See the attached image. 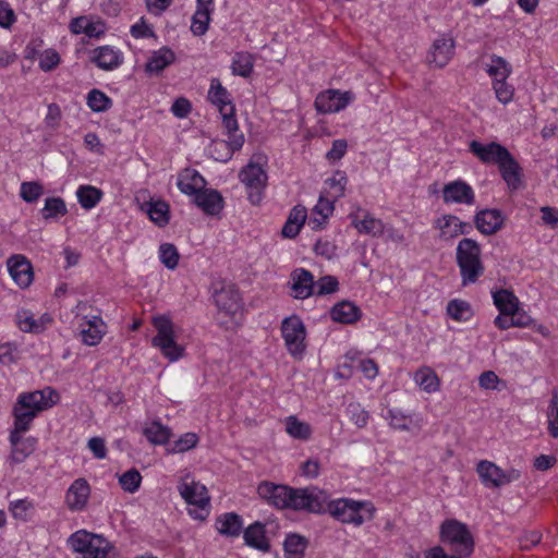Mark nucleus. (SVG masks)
<instances>
[{"label": "nucleus", "mask_w": 558, "mask_h": 558, "mask_svg": "<svg viewBox=\"0 0 558 558\" xmlns=\"http://www.w3.org/2000/svg\"><path fill=\"white\" fill-rule=\"evenodd\" d=\"M262 495L278 509L305 510L312 513L328 512L335 520L343 524L361 526L373 520L376 508L367 500L338 498L327 501L324 490H263Z\"/></svg>", "instance_id": "1"}, {"label": "nucleus", "mask_w": 558, "mask_h": 558, "mask_svg": "<svg viewBox=\"0 0 558 558\" xmlns=\"http://www.w3.org/2000/svg\"><path fill=\"white\" fill-rule=\"evenodd\" d=\"M440 541L449 544L457 555H447L442 547L435 546L425 553L424 558H464L474 550V538L466 524L456 520H445L440 525Z\"/></svg>", "instance_id": "2"}, {"label": "nucleus", "mask_w": 558, "mask_h": 558, "mask_svg": "<svg viewBox=\"0 0 558 558\" xmlns=\"http://www.w3.org/2000/svg\"><path fill=\"white\" fill-rule=\"evenodd\" d=\"M456 260L463 286L476 282L484 274V266L481 260V246L473 239L464 238L460 240L456 251Z\"/></svg>", "instance_id": "3"}, {"label": "nucleus", "mask_w": 558, "mask_h": 558, "mask_svg": "<svg viewBox=\"0 0 558 558\" xmlns=\"http://www.w3.org/2000/svg\"><path fill=\"white\" fill-rule=\"evenodd\" d=\"M153 325L157 335L153 338V345L158 348L165 357L173 362L182 357L184 348L174 340L173 324L166 315L154 316Z\"/></svg>", "instance_id": "4"}, {"label": "nucleus", "mask_w": 558, "mask_h": 558, "mask_svg": "<svg viewBox=\"0 0 558 558\" xmlns=\"http://www.w3.org/2000/svg\"><path fill=\"white\" fill-rule=\"evenodd\" d=\"M69 546L74 553L82 554L83 558H107L110 545L100 535L80 530L68 539Z\"/></svg>", "instance_id": "5"}, {"label": "nucleus", "mask_w": 558, "mask_h": 558, "mask_svg": "<svg viewBox=\"0 0 558 558\" xmlns=\"http://www.w3.org/2000/svg\"><path fill=\"white\" fill-rule=\"evenodd\" d=\"M234 112V107H229L227 110L220 111L222 125L228 134V141L215 142V150L219 147L226 150L223 155L216 156L217 161L227 162L231 159L233 153L241 149L244 144L243 133L238 132L239 125Z\"/></svg>", "instance_id": "6"}, {"label": "nucleus", "mask_w": 558, "mask_h": 558, "mask_svg": "<svg viewBox=\"0 0 558 558\" xmlns=\"http://www.w3.org/2000/svg\"><path fill=\"white\" fill-rule=\"evenodd\" d=\"M476 472L485 485L495 487L514 484L522 477L521 470L514 468L501 469L499 465L487 460L478 462Z\"/></svg>", "instance_id": "7"}, {"label": "nucleus", "mask_w": 558, "mask_h": 558, "mask_svg": "<svg viewBox=\"0 0 558 558\" xmlns=\"http://www.w3.org/2000/svg\"><path fill=\"white\" fill-rule=\"evenodd\" d=\"M211 298L218 311L228 316H234L241 308L238 289L226 280H216L211 283Z\"/></svg>", "instance_id": "8"}, {"label": "nucleus", "mask_w": 558, "mask_h": 558, "mask_svg": "<svg viewBox=\"0 0 558 558\" xmlns=\"http://www.w3.org/2000/svg\"><path fill=\"white\" fill-rule=\"evenodd\" d=\"M239 178L246 187L250 203L252 205H259L268 179L266 171L262 166L250 162L240 171Z\"/></svg>", "instance_id": "9"}, {"label": "nucleus", "mask_w": 558, "mask_h": 558, "mask_svg": "<svg viewBox=\"0 0 558 558\" xmlns=\"http://www.w3.org/2000/svg\"><path fill=\"white\" fill-rule=\"evenodd\" d=\"M281 332L288 351L293 355H302L305 350V326L295 315L284 318L281 324Z\"/></svg>", "instance_id": "10"}, {"label": "nucleus", "mask_w": 558, "mask_h": 558, "mask_svg": "<svg viewBox=\"0 0 558 558\" xmlns=\"http://www.w3.org/2000/svg\"><path fill=\"white\" fill-rule=\"evenodd\" d=\"M180 494L187 505L189 514L195 520L205 521L210 513L208 490H180Z\"/></svg>", "instance_id": "11"}, {"label": "nucleus", "mask_w": 558, "mask_h": 558, "mask_svg": "<svg viewBox=\"0 0 558 558\" xmlns=\"http://www.w3.org/2000/svg\"><path fill=\"white\" fill-rule=\"evenodd\" d=\"M352 98L350 92L340 93L339 90L329 89L316 97L315 108L323 114L339 112L350 104Z\"/></svg>", "instance_id": "12"}, {"label": "nucleus", "mask_w": 558, "mask_h": 558, "mask_svg": "<svg viewBox=\"0 0 558 558\" xmlns=\"http://www.w3.org/2000/svg\"><path fill=\"white\" fill-rule=\"evenodd\" d=\"M7 265L10 276L20 288L25 289L31 286L34 280L33 266L24 255H12Z\"/></svg>", "instance_id": "13"}, {"label": "nucleus", "mask_w": 558, "mask_h": 558, "mask_svg": "<svg viewBox=\"0 0 558 558\" xmlns=\"http://www.w3.org/2000/svg\"><path fill=\"white\" fill-rule=\"evenodd\" d=\"M469 150L477 157L483 163L497 165L508 156L509 150L497 142L483 144L478 141H472L469 144Z\"/></svg>", "instance_id": "14"}, {"label": "nucleus", "mask_w": 558, "mask_h": 558, "mask_svg": "<svg viewBox=\"0 0 558 558\" xmlns=\"http://www.w3.org/2000/svg\"><path fill=\"white\" fill-rule=\"evenodd\" d=\"M442 198L447 204L472 205L475 202V194L471 185L462 180H457L444 185Z\"/></svg>", "instance_id": "15"}, {"label": "nucleus", "mask_w": 558, "mask_h": 558, "mask_svg": "<svg viewBox=\"0 0 558 558\" xmlns=\"http://www.w3.org/2000/svg\"><path fill=\"white\" fill-rule=\"evenodd\" d=\"M505 218L498 209H482L474 216L476 229L485 235L497 233L504 226Z\"/></svg>", "instance_id": "16"}, {"label": "nucleus", "mask_w": 558, "mask_h": 558, "mask_svg": "<svg viewBox=\"0 0 558 558\" xmlns=\"http://www.w3.org/2000/svg\"><path fill=\"white\" fill-rule=\"evenodd\" d=\"M497 166L502 180L507 183L510 190L517 191L523 186L522 168L510 151L507 157H504V159L497 163Z\"/></svg>", "instance_id": "17"}, {"label": "nucleus", "mask_w": 558, "mask_h": 558, "mask_svg": "<svg viewBox=\"0 0 558 558\" xmlns=\"http://www.w3.org/2000/svg\"><path fill=\"white\" fill-rule=\"evenodd\" d=\"M454 53V41L451 37L442 35L435 39L432 45L428 62L437 68H444L448 64Z\"/></svg>", "instance_id": "18"}, {"label": "nucleus", "mask_w": 558, "mask_h": 558, "mask_svg": "<svg viewBox=\"0 0 558 558\" xmlns=\"http://www.w3.org/2000/svg\"><path fill=\"white\" fill-rule=\"evenodd\" d=\"M291 289L295 299H306L314 294L315 281L312 272L298 268L291 274Z\"/></svg>", "instance_id": "19"}, {"label": "nucleus", "mask_w": 558, "mask_h": 558, "mask_svg": "<svg viewBox=\"0 0 558 558\" xmlns=\"http://www.w3.org/2000/svg\"><path fill=\"white\" fill-rule=\"evenodd\" d=\"M242 533L246 546L258 549L263 553L270 550V544L266 537L265 525L259 521L250 524L246 529L243 527Z\"/></svg>", "instance_id": "20"}, {"label": "nucleus", "mask_w": 558, "mask_h": 558, "mask_svg": "<svg viewBox=\"0 0 558 558\" xmlns=\"http://www.w3.org/2000/svg\"><path fill=\"white\" fill-rule=\"evenodd\" d=\"M177 184L182 193L195 197L205 187L206 181L195 169L185 168L179 173Z\"/></svg>", "instance_id": "21"}, {"label": "nucleus", "mask_w": 558, "mask_h": 558, "mask_svg": "<svg viewBox=\"0 0 558 558\" xmlns=\"http://www.w3.org/2000/svg\"><path fill=\"white\" fill-rule=\"evenodd\" d=\"M243 519L235 512H226L216 519L217 531L229 538L239 537L242 534Z\"/></svg>", "instance_id": "22"}, {"label": "nucleus", "mask_w": 558, "mask_h": 558, "mask_svg": "<svg viewBox=\"0 0 558 558\" xmlns=\"http://www.w3.org/2000/svg\"><path fill=\"white\" fill-rule=\"evenodd\" d=\"M145 210L151 222L157 227L163 228L170 221V206L169 204L160 198H151L142 205V211Z\"/></svg>", "instance_id": "23"}, {"label": "nucleus", "mask_w": 558, "mask_h": 558, "mask_svg": "<svg viewBox=\"0 0 558 558\" xmlns=\"http://www.w3.org/2000/svg\"><path fill=\"white\" fill-rule=\"evenodd\" d=\"M195 204L207 215H218L223 208V198L216 190L205 187L194 197Z\"/></svg>", "instance_id": "24"}, {"label": "nucleus", "mask_w": 558, "mask_h": 558, "mask_svg": "<svg viewBox=\"0 0 558 558\" xmlns=\"http://www.w3.org/2000/svg\"><path fill=\"white\" fill-rule=\"evenodd\" d=\"M175 60L174 52L168 48L162 47L153 52L145 64V72L150 75L160 74L167 66L172 64Z\"/></svg>", "instance_id": "25"}, {"label": "nucleus", "mask_w": 558, "mask_h": 558, "mask_svg": "<svg viewBox=\"0 0 558 558\" xmlns=\"http://www.w3.org/2000/svg\"><path fill=\"white\" fill-rule=\"evenodd\" d=\"M90 61L101 70H112L121 63L120 54L109 46L98 47L93 50Z\"/></svg>", "instance_id": "26"}, {"label": "nucleus", "mask_w": 558, "mask_h": 558, "mask_svg": "<svg viewBox=\"0 0 558 558\" xmlns=\"http://www.w3.org/2000/svg\"><path fill=\"white\" fill-rule=\"evenodd\" d=\"M350 217L352 218V225L359 233L371 236H380L385 231L384 222L368 213H366L362 219H359L357 216L353 214H351Z\"/></svg>", "instance_id": "27"}, {"label": "nucleus", "mask_w": 558, "mask_h": 558, "mask_svg": "<svg viewBox=\"0 0 558 558\" xmlns=\"http://www.w3.org/2000/svg\"><path fill=\"white\" fill-rule=\"evenodd\" d=\"M331 318L341 324H353L361 317V310L350 301L335 304L330 311Z\"/></svg>", "instance_id": "28"}, {"label": "nucleus", "mask_w": 558, "mask_h": 558, "mask_svg": "<svg viewBox=\"0 0 558 558\" xmlns=\"http://www.w3.org/2000/svg\"><path fill=\"white\" fill-rule=\"evenodd\" d=\"M307 213L304 206H294L288 216V219L281 230V234L288 239L295 238L304 225Z\"/></svg>", "instance_id": "29"}, {"label": "nucleus", "mask_w": 558, "mask_h": 558, "mask_svg": "<svg viewBox=\"0 0 558 558\" xmlns=\"http://www.w3.org/2000/svg\"><path fill=\"white\" fill-rule=\"evenodd\" d=\"M208 100L218 108L219 112L227 110L229 107H234L230 93L216 77L210 81Z\"/></svg>", "instance_id": "30"}, {"label": "nucleus", "mask_w": 558, "mask_h": 558, "mask_svg": "<svg viewBox=\"0 0 558 558\" xmlns=\"http://www.w3.org/2000/svg\"><path fill=\"white\" fill-rule=\"evenodd\" d=\"M106 332L104 320L99 316H94L86 322V327L81 330L82 341L87 345L98 344Z\"/></svg>", "instance_id": "31"}, {"label": "nucleus", "mask_w": 558, "mask_h": 558, "mask_svg": "<svg viewBox=\"0 0 558 558\" xmlns=\"http://www.w3.org/2000/svg\"><path fill=\"white\" fill-rule=\"evenodd\" d=\"M494 304L502 315L509 316L519 306V300L513 292L500 289L493 293Z\"/></svg>", "instance_id": "32"}, {"label": "nucleus", "mask_w": 558, "mask_h": 558, "mask_svg": "<svg viewBox=\"0 0 558 558\" xmlns=\"http://www.w3.org/2000/svg\"><path fill=\"white\" fill-rule=\"evenodd\" d=\"M414 381L427 393H433L439 389V378L429 367L417 369L414 374Z\"/></svg>", "instance_id": "33"}, {"label": "nucleus", "mask_w": 558, "mask_h": 558, "mask_svg": "<svg viewBox=\"0 0 558 558\" xmlns=\"http://www.w3.org/2000/svg\"><path fill=\"white\" fill-rule=\"evenodd\" d=\"M454 221H457V216L453 215H444L436 220L435 226L439 229V240L449 242L462 234V230H458L453 227Z\"/></svg>", "instance_id": "34"}, {"label": "nucleus", "mask_w": 558, "mask_h": 558, "mask_svg": "<svg viewBox=\"0 0 558 558\" xmlns=\"http://www.w3.org/2000/svg\"><path fill=\"white\" fill-rule=\"evenodd\" d=\"M307 546L308 539L306 537L296 533L288 534L283 543L286 558L303 556Z\"/></svg>", "instance_id": "35"}, {"label": "nucleus", "mask_w": 558, "mask_h": 558, "mask_svg": "<svg viewBox=\"0 0 558 558\" xmlns=\"http://www.w3.org/2000/svg\"><path fill=\"white\" fill-rule=\"evenodd\" d=\"M143 434L148 439V441L154 445H165L168 442L171 436L170 429L157 421L148 424L143 429Z\"/></svg>", "instance_id": "36"}, {"label": "nucleus", "mask_w": 558, "mask_h": 558, "mask_svg": "<svg viewBox=\"0 0 558 558\" xmlns=\"http://www.w3.org/2000/svg\"><path fill=\"white\" fill-rule=\"evenodd\" d=\"M254 57L248 52H236L233 57L231 71L232 74L242 77H248L253 72Z\"/></svg>", "instance_id": "37"}, {"label": "nucleus", "mask_w": 558, "mask_h": 558, "mask_svg": "<svg viewBox=\"0 0 558 558\" xmlns=\"http://www.w3.org/2000/svg\"><path fill=\"white\" fill-rule=\"evenodd\" d=\"M102 191L93 185H82L77 189L78 203L85 209L94 208L102 197Z\"/></svg>", "instance_id": "38"}, {"label": "nucleus", "mask_w": 558, "mask_h": 558, "mask_svg": "<svg viewBox=\"0 0 558 558\" xmlns=\"http://www.w3.org/2000/svg\"><path fill=\"white\" fill-rule=\"evenodd\" d=\"M490 61L492 63L487 65L486 72L494 78V82L504 81L510 76L512 69L505 58L494 54Z\"/></svg>", "instance_id": "39"}, {"label": "nucleus", "mask_w": 558, "mask_h": 558, "mask_svg": "<svg viewBox=\"0 0 558 558\" xmlns=\"http://www.w3.org/2000/svg\"><path fill=\"white\" fill-rule=\"evenodd\" d=\"M286 432L295 439L307 440L312 435V427L308 423L302 422L291 415L286 420Z\"/></svg>", "instance_id": "40"}, {"label": "nucleus", "mask_w": 558, "mask_h": 558, "mask_svg": "<svg viewBox=\"0 0 558 558\" xmlns=\"http://www.w3.org/2000/svg\"><path fill=\"white\" fill-rule=\"evenodd\" d=\"M213 9L197 8L192 16L191 32L195 36L204 35L209 26L210 13Z\"/></svg>", "instance_id": "41"}, {"label": "nucleus", "mask_w": 558, "mask_h": 558, "mask_svg": "<svg viewBox=\"0 0 558 558\" xmlns=\"http://www.w3.org/2000/svg\"><path fill=\"white\" fill-rule=\"evenodd\" d=\"M37 412L26 409V405L19 404V401L14 404L13 416L14 424L17 429L28 430L33 420L37 416Z\"/></svg>", "instance_id": "42"}, {"label": "nucleus", "mask_w": 558, "mask_h": 558, "mask_svg": "<svg viewBox=\"0 0 558 558\" xmlns=\"http://www.w3.org/2000/svg\"><path fill=\"white\" fill-rule=\"evenodd\" d=\"M447 314L457 322H466L472 316L470 304L463 300H451L447 305Z\"/></svg>", "instance_id": "43"}, {"label": "nucleus", "mask_w": 558, "mask_h": 558, "mask_svg": "<svg viewBox=\"0 0 558 558\" xmlns=\"http://www.w3.org/2000/svg\"><path fill=\"white\" fill-rule=\"evenodd\" d=\"M16 325L23 332L40 333L41 325L37 324L34 314L28 310H22L16 313Z\"/></svg>", "instance_id": "44"}, {"label": "nucleus", "mask_w": 558, "mask_h": 558, "mask_svg": "<svg viewBox=\"0 0 558 558\" xmlns=\"http://www.w3.org/2000/svg\"><path fill=\"white\" fill-rule=\"evenodd\" d=\"M19 404L26 405L37 413L45 410V391L36 390L33 392L21 393L17 398Z\"/></svg>", "instance_id": "45"}, {"label": "nucleus", "mask_w": 558, "mask_h": 558, "mask_svg": "<svg viewBox=\"0 0 558 558\" xmlns=\"http://www.w3.org/2000/svg\"><path fill=\"white\" fill-rule=\"evenodd\" d=\"M87 105L94 112H105L112 106V100L101 90L94 88L87 95Z\"/></svg>", "instance_id": "46"}, {"label": "nucleus", "mask_w": 558, "mask_h": 558, "mask_svg": "<svg viewBox=\"0 0 558 558\" xmlns=\"http://www.w3.org/2000/svg\"><path fill=\"white\" fill-rule=\"evenodd\" d=\"M159 259L170 270L178 267L180 254L172 243H162L159 246Z\"/></svg>", "instance_id": "47"}, {"label": "nucleus", "mask_w": 558, "mask_h": 558, "mask_svg": "<svg viewBox=\"0 0 558 558\" xmlns=\"http://www.w3.org/2000/svg\"><path fill=\"white\" fill-rule=\"evenodd\" d=\"M66 206L61 197H48L45 201V206L41 210L45 219L56 218L59 215L63 216L66 214Z\"/></svg>", "instance_id": "48"}, {"label": "nucleus", "mask_w": 558, "mask_h": 558, "mask_svg": "<svg viewBox=\"0 0 558 558\" xmlns=\"http://www.w3.org/2000/svg\"><path fill=\"white\" fill-rule=\"evenodd\" d=\"M35 442L36 440L31 437L25 438L22 442H17V445L12 447L11 459L16 463L23 462L35 450Z\"/></svg>", "instance_id": "49"}, {"label": "nucleus", "mask_w": 558, "mask_h": 558, "mask_svg": "<svg viewBox=\"0 0 558 558\" xmlns=\"http://www.w3.org/2000/svg\"><path fill=\"white\" fill-rule=\"evenodd\" d=\"M347 414L359 428H364L369 420V413L357 402H351L347 407Z\"/></svg>", "instance_id": "50"}, {"label": "nucleus", "mask_w": 558, "mask_h": 558, "mask_svg": "<svg viewBox=\"0 0 558 558\" xmlns=\"http://www.w3.org/2000/svg\"><path fill=\"white\" fill-rule=\"evenodd\" d=\"M348 178L344 172L337 171L333 177L326 180V184L330 189V196L333 199H339L344 195Z\"/></svg>", "instance_id": "51"}, {"label": "nucleus", "mask_w": 558, "mask_h": 558, "mask_svg": "<svg viewBox=\"0 0 558 558\" xmlns=\"http://www.w3.org/2000/svg\"><path fill=\"white\" fill-rule=\"evenodd\" d=\"M548 432L551 437L558 438V392L555 390L547 411Z\"/></svg>", "instance_id": "52"}, {"label": "nucleus", "mask_w": 558, "mask_h": 558, "mask_svg": "<svg viewBox=\"0 0 558 558\" xmlns=\"http://www.w3.org/2000/svg\"><path fill=\"white\" fill-rule=\"evenodd\" d=\"M339 289L338 279L335 276H324L315 282L314 294L320 296L335 293Z\"/></svg>", "instance_id": "53"}, {"label": "nucleus", "mask_w": 558, "mask_h": 558, "mask_svg": "<svg viewBox=\"0 0 558 558\" xmlns=\"http://www.w3.org/2000/svg\"><path fill=\"white\" fill-rule=\"evenodd\" d=\"M34 506L27 499H19L12 501L10 505V511L15 519L27 521L33 512Z\"/></svg>", "instance_id": "54"}, {"label": "nucleus", "mask_w": 558, "mask_h": 558, "mask_svg": "<svg viewBox=\"0 0 558 558\" xmlns=\"http://www.w3.org/2000/svg\"><path fill=\"white\" fill-rule=\"evenodd\" d=\"M89 490H66L65 502L71 510H82L88 499Z\"/></svg>", "instance_id": "55"}, {"label": "nucleus", "mask_w": 558, "mask_h": 558, "mask_svg": "<svg viewBox=\"0 0 558 558\" xmlns=\"http://www.w3.org/2000/svg\"><path fill=\"white\" fill-rule=\"evenodd\" d=\"M44 189L39 182H23L21 184V197L26 203L36 202L43 194Z\"/></svg>", "instance_id": "56"}, {"label": "nucleus", "mask_w": 558, "mask_h": 558, "mask_svg": "<svg viewBox=\"0 0 558 558\" xmlns=\"http://www.w3.org/2000/svg\"><path fill=\"white\" fill-rule=\"evenodd\" d=\"M493 87L497 99L502 104H508L513 97V87L507 83V80L493 82Z\"/></svg>", "instance_id": "57"}, {"label": "nucleus", "mask_w": 558, "mask_h": 558, "mask_svg": "<svg viewBox=\"0 0 558 558\" xmlns=\"http://www.w3.org/2000/svg\"><path fill=\"white\" fill-rule=\"evenodd\" d=\"M60 63V56L53 49L45 50V52L40 56L39 68L49 72L53 70Z\"/></svg>", "instance_id": "58"}, {"label": "nucleus", "mask_w": 558, "mask_h": 558, "mask_svg": "<svg viewBox=\"0 0 558 558\" xmlns=\"http://www.w3.org/2000/svg\"><path fill=\"white\" fill-rule=\"evenodd\" d=\"M198 437L194 433H186L178 439L172 448L173 452H184L194 448L197 444Z\"/></svg>", "instance_id": "59"}, {"label": "nucleus", "mask_w": 558, "mask_h": 558, "mask_svg": "<svg viewBox=\"0 0 558 558\" xmlns=\"http://www.w3.org/2000/svg\"><path fill=\"white\" fill-rule=\"evenodd\" d=\"M347 148L348 143L345 140H335L331 148L326 154V158L332 162L338 161L344 156Z\"/></svg>", "instance_id": "60"}, {"label": "nucleus", "mask_w": 558, "mask_h": 558, "mask_svg": "<svg viewBox=\"0 0 558 558\" xmlns=\"http://www.w3.org/2000/svg\"><path fill=\"white\" fill-rule=\"evenodd\" d=\"M337 199L330 201L329 198L325 197L324 195H320L318 198L317 204L315 205L313 211L317 216H323L325 218H328L335 209L333 203Z\"/></svg>", "instance_id": "61"}, {"label": "nucleus", "mask_w": 558, "mask_h": 558, "mask_svg": "<svg viewBox=\"0 0 558 558\" xmlns=\"http://www.w3.org/2000/svg\"><path fill=\"white\" fill-rule=\"evenodd\" d=\"M122 488H140V472L131 469L119 477Z\"/></svg>", "instance_id": "62"}, {"label": "nucleus", "mask_w": 558, "mask_h": 558, "mask_svg": "<svg viewBox=\"0 0 558 558\" xmlns=\"http://www.w3.org/2000/svg\"><path fill=\"white\" fill-rule=\"evenodd\" d=\"M390 425L397 429L409 430L411 420L398 410L389 411Z\"/></svg>", "instance_id": "63"}, {"label": "nucleus", "mask_w": 558, "mask_h": 558, "mask_svg": "<svg viewBox=\"0 0 558 558\" xmlns=\"http://www.w3.org/2000/svg\"><path fill=\"white\" fill-rule=\"evenodd\" d=\"M191 109V102L184 97L178 98L171 106V112L174 117L180 119L187 117Z\"/></svg>", "instance_id": "64"}]
</instances>
